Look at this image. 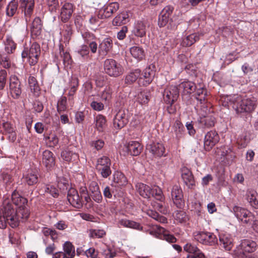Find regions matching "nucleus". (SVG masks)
<instances>
[{"label": "nucleus", "mask_w": 258, "mask_h": 258, "mask_svg": "<svg viewBox=\"0 0 258 258\" xmlns=\"http://www.w3.org/2000/svg\"><path fill=\"white\" fill-rule=\"evenodd\" d=\"M119 9V4L117 3H112L101 9L99 11V16L101 19L110 17Z\"/></svg>", "instance_id": "a211bd4d"}, {"label": "nucleus", "mask_w": 258, "mask_h": 258, "mask_svg": "<svg viewBox=\"0 0 258 258\" xmlns=\"http://www.w3.org/2000/svg\"><path fill=\"white\" fill-rule=\"evenodd\" d=\"M75 148H68L62 151L61 156L63 160L67 162L75 161L78 159L79 156L76 153Z\"/></svg>", "instance_id": "5701e85b"}, {"label": "nucleus", "mask_w": 258, "mask_h": 258, "mask_svg": "<svg viewBox=\"0 0 258 258\" xmlns=\"http://www.w3.org/2000/svg\"><path fill=\"white\" fill-rule=\"evenodd\" d=\"M18 3L17 1H12L7 6L6 9V14L9 17H12L17 11Z\"/></svg>", "instance_id": "09e8293b"}, {"label": "nucleus", "mask_w": 258, "mask_h": 258, "mask_svg": "<svg viewBox=\"0 0 258 258\" xmlns=\"http://www.w3.org/2000/svg\"><path fill=\"white\" fill-rule=\"evenodd\" d=\"M220 101L223 106H232L237 113L252 112L257 104V99L253 96L243 97L237 95L222 96Z\"/></svg>", "instance_id": "f257e3e1"}, {"label": "nucleus", "mask_w": 258, "mask_h": 258, "mask_svg": "<svg viewBox=\"0 0 258 258\" xmlns=\"http://www.w3.org/2000/svg\"><path fill=\"white\" fill-rule=\"evenodd\" d=\"M147 214L153 219L160 222V223H166L167 219L164 216L160 215L157 212L152 210L147 211Z\"/></svg>", "instance_id": "3c124183"}, {"label": "nucleus", "mask_w": 258, "mask_h": 258, "mask_svg": "<svg viewBox=\"0 0 258 258\" xmlns=\"http://www.w3.org/2000/svg\"><path fill=\"white\" fill-rule=\"evenodd\" d=\"M0 63L3 67L6 69L10 68L11 65L10 58L6 55H0Z\"/></svg>", "instance_id": "680f3d73"}, {"label": "nucleus", "mask_w": 258, "mask_h": 258, "mask_svg": "<svg viewBox=\"0 0 258 258\" xmlns=\"http://www.w3.org/2000/svg\"><path fill=\"white\" fill-rule=\"evenodd\" d=\"M199 39V36L197 34H192L187 36L183 40V44L186 46H191Z\"/></svg>", "instance_id": "603ef678"}, {"label": "nucleus", "mask_w": 258, "mask_h": 258, "mask_svg": "<svg viewBox=\"0 0 258 258\" xmlns=\"http://www.w3.org/2000/svg\"><path fill=\"white\" fill-rule=\"evenodd\" d=\"M183 128L182 123L178 120H176L173 126V133L176 140H179L183 137Z\"/></svg>", "instance_id": "4c0bfd02"}, {"label": "nucleus", "mask_w": 258, "mask_h": 258, "mask_svg": "<svg viewBox=\"0 0 258 258\" xmlns=\"http://www.w3.org/2000/svg\"><path fill=\"white\" fill-rule=\"evenodd\" d=\"M155 67L154 64H150L143 71L139 78L138 83L140 85L147 86L153 81L155 75Z\"/></svg>", "instance_id": "1a4fd4ad"}, {"label": "nucleus", "mask_w": 258, "mask_h": 258, "mask_svg": "<svg viewBox=\"0 0 258 258\" xmlns=\"http://www.w3.org/2000/svg\"><path fill=\"white\" fill-rule=\"evenodd\" d=\"M40 53L41 49L39 45L33 43L29 48H24L22 52V57L23 58H27L30 65L34 66L37 63Z\"/></svg>", "instance_id": "39448f33"}, {"label": "nucleus", "mask_w": 258, "mask_h": 258, "mask_svg": "<svg viewBox=\"0 0 258 258\" xmlns=\"http://www.w3.org/2000/svg\"><path fill=\"white\" fill-rule=\"evenodd\" d=\"M202 117H200L199 122L206 127H211L214 125L215 119L212 115H205L201 113Z\"/></svg>", "instance_id": "e433bc0d"}, {"label": "nucleus", "mask_w": 258, "mask_h": 258, "mask_svg": "<svg viewBox=\"0 0 258 258\" xmlns=\"http://www.w3.org/2000/svg\"><path fill=\"white\" fill-rule=\"evenodd\" d=\"M179 87L183 89L184 93L188 94L194 92L197 88L195 84L190 81L182 82L180 84Z\"/></svg>", "instance_id": "a18cd8bd"}, {"label": "nucleus", "mask_w": 258, "mask_h": 258, "mask_svg": "<svg viewBox=\"0 0 258 258\" xmlns=\"http://www.w3.org/2000/svg\"><path fill=\"white\" fill-rule=\"evenodd\" d=\"M148 27L146 22L139 21L135 23L133 32L136 36L142 37L146 35Z\"/></svg>", "instance_id": "412c9836"}, {"label": "nucleus", "mask_w": 258, "mask_h": 258, "mask_svg": "<svg viewBox=\"0 0 258 258\" xmlns=\"http://www.w3.org/2000/svg\"><path fill=\"white\" fill-rule=\"evenodd\" d=\"M151 196L155 198L157 200L162 201L164 199L162 191L158 186H154L151 189Z\"/></svg>", "instance_id": "864d4df0"}, {"label": "nucleus", "mask_w": 258, "mask_h": 258, "mask_svg": "<svg viewBox=\"0 0 258 258\" xmlns=\"http://www.w3.org/2000/svg\"><path fill=\"white\" fill-rule=\"evenodd\" d=\"M7 73L6 70H1L0 71V90L4 88L6 80H7Z\"/></svg>", "instance_id": "e2e57ef3"}, {"label": "nucleus", "mask_w": 258, "mask_h": 258, "mask_svg": "<svg viewBox=\"0 0 258 258\" xmlns=\"http://www.w3.org/2000/svg\"><path fill=\"white\" fill-rule=\"evenodd\" d=\"M61 33L66 42H69L72 34V27L70 25L66 24L63 26Z\"/></svg>", "instance_id": "5fc2aeb1"}, {"label": "nucleus", "mask_w": 258, "mask_h": 258, "mask_svg": "<svg viewBox=\"0 0 258 258\" xmlns=\"http://www.w3.org/2000/svg\"><path fill=\"white\" fill-rule=\"evenodd\" d=\"M59 140L56 135L51 134L47 138V144L50 147H54L58 143Z\"/></svg>", "instance_id": "4d7b16f0"}, {"label": "nucleus", "mask_w": 258, "mask_h": 258, "mask_svg": "<svg viewBox=\"0 0 258 258\" xmlns=\"http://www.w3.org/2000/svg\"><path fill=\"white\" fill-rule=\"evenodd\" d=\"M112 42L110 38L104 39L100 43L98 47V53L100 56L104 57L107 55L112 48Z\"/></svg>", "instance_id": "4be33fe9"}, {"label": "nucleus", "mask_w": 258, "mask_h": 258, "mask_svg": "<svg viewBox=\"0 0 258 258\" xmlns=\"http://www.w3.org/2000/svg\"><path fill=\"white\" fill-rule=\"evenodd\" d=\"M20 8L24 12L26 23L30 21L34 7V0H20Z\"/></svg>", "instance_id": "f8f14e48"}, {"label": "nucleus", "mask_w": 258, "mask_h": 258, "mask_svg": "<svg viewBox=\"0 0 258 258\" xmlns=\"http://www.w3.org/2000/svg\"><path fill=\"white\" fill-rule=\"evenodd\" d=\"M78 53L83 58H88L89 54V50L86 45H83L77 50Z\"/></svg>", "instance_id": "052dcab7"}, {"label": "nucleus", "mask_w": 258, "mask_h": 258, "mask_svg": "<svg viewBox=\"0 0 258 258\" xmlns=\"http://www.w3.org/2000/svg\"><path fill=\"white\" fill-rule=\"evenodd\" d=\"M44 188L45 192L49 193L53 197H56L58 195V190L54 187L49 185H45Z\"/></svg>", "instance_id": "338daca9"}, {"label": "nucleus", "mask_w": 258, "mask_h": 258, "mask_svg": "<svg viewBox=\"0 0 258 258\" xmlns=\"http://www.w3.org/2000/svg\"><path fill=\"white\" fill-rule=\"evenodd\" d=\"M47 5L50 12L55 11L58 7V0H47Z\"/></svg>", "instance_id": "69168bd1"}, {"label": "nucleus", "mask_w": 258, "mask_h": 258, "mask_svg": "<svg viewBox=\"0 0 258 258\" xmlns=\"http://www.w3.org/2000/svg\"><path fill=\"white\" fill-rule=\"evenodd\" d=\"M113 181L118 186H124L127 184V180L125 175L120 172H116L114 174Z\"/></svg>", "instance_id": "c03bdc74"}, {"label": "nucleus", "mask_w": 258, "mask_h": 258, "mask_svg": "<svg viewBox=\"0 0 258 258\" xmlns=\"http://www.w3.org/2000/svg\"><path fill=\"white\" fill-rule=\"evenodd\" d=\"M111 95L112 90L109 86H108L102 92L101 97L102 100L109 101L111 98Z\"/></svg>", "instance_id": "bf43d9fd"}, {"label": "nucleus", "mask_w": 258, "mask_h": 258, "mask_svg": "<svg viewBox=\"0 0 258 258\" xmlns=\"http://www.w3.org/2000/svg\"><path fill=\"white\" fill-rule=\"evenodd\" d=\"M111 164V160L109 157L102 156L97 159L95 167L98 173L103 178H107L112 173L110 168Z\"/></svg>", "instance_id": "423d86ee"}, {"label": "nucleus", "mask_w": 258, "mask_h": 258, "mask_svg": "<svg viewBox=\"0 0 258 258\" xmlns=\"http://www.w3.org/2000/svg\"><path fill=\"white\" fill-rule=\"evenodd\" d=\"M136 186L138 192L142 197L148 199L151 197L152 188L149 186L143 183H138Z\"/></svg>", "instance_id": "c85d7f7f"}, {"label": "nucleus", "mask_w": 258, "mask_h": 258, "mask_svg": "<svg viewBox=\"0 0 258 258\" xmlns=\"http://www.w3.org/2000/svg\"><path fill=\"white\" fill-rule=\"evenodd\" d=\"M42 29V23L39 17L35 18L32 22L31 31L33 35L38 36L40 34Z\"/></svg>", "instance_id": "a19ab883"}, {"label": "nucleus", "mask_w": 258, "mask_h": 258, "mask_svg": "<svg viewBox=\"0 0 258 258\" xmlns=\"http://www.w3.org/2000/svg\"><path fill=\"white\" fill-rule=\"evenodd\" d=\"M105 73L111 77H117L123 74L121 66L113 59H106L104 62Z\"/></svg>", "instance_id": "0eeeda50"}, {"label": "nucleus", "mask_w": 258, "mask_h": 258, "mask_svg": "<svg viewBox=\"0 0 258 258\" xmlns=\"http://www.w3.org/2000/svg\"><path fill=\"white\" fill-rule=\"evenodd\" d=\"M78 85L79 80L78 78L75 76H72L69 83V87L68 89L69 90L68 92V95L70 97L73 96L75 94Z\"/></svg>", "instance_id": "58836bf2"}, {"label": "nucleus", "mask_w": 258, "mask_h": 258, "mask_svg": "<svg viewBox=\"0 0 258 258\" xmlns=\"http://www.w3.org/2000/svg\"><path fill=\"white\" fill-rule=\"evenodd\" d=\"M232 210L235 216L245 223H248L251 220L250 217H253L249 211L240 207L235 206Z\"/></svg>", "instance_id": "dca6fc26"}, {"label": "nucleus", "mask_w": 258, "mask_h": 258, "mask_svg": "<svg viewBox=\"0 0 258 258\" xmlns=\"http://www.w3.org/2000/svg\"><path fill=\"white\" fill-rule=\"evenodd\" d=\"M129 21L128 14L126 12H122L113 19L112 25L114 26H120L127 23Z\"/></svg>", "instance_id": "473e14b6"}, {"label": "nucleus", "mask_w": 258, "mask_h": 258, "mask_svg": "<svg viewBox=\"0 0 258 258\" xmlns=\"http://www.w3.org/2000/svg\"><path fill=\"white\" fill-rule=\"evenodd\" d=\"M132 56L138 61L143 60L145 57L144 49L139 46H134L130 48Z\"/></svg>", "instance_id": "c756f323"}, {"label": "nucleus", "mask_w": 258, "mask_h": 258, "mask_svg": "<svg viewBox=\"0 0 258 258\" xmlns=\"http://www.w3.org/2000/svg\"><path fill=\"white\" fill-rule=\"evenodd\" d=\"M220 245L226 250H230L233 246L232 239L230 235L223 234L220 236Z\"/></svg>", "instance_id": "72a5a7b5"}, {"label": "nucleus", "mask_w": 258, "mask_h": 258, "mask_svg": "<svg viewBox=\"0 0 258 258\" xmlns=\"http://www.w3.org/2000/svg\"><path fill=\"white\" fill-rule=\"evenodd\" d=\"M156 228L157 232L162 234L163 239L170 243H174L176 242V238L173 235L169 234L164 228L158 226H156Z\"/></svg>", "instance_id": "37998d69"}, {"label": "nucleus", "mask_w": 258, "mask_h": 258, "mask_svg": "<svg viewBox=\"0 0 258 258\" xmlns=\"http://www.w3.org/2000/svg\"><path fill=\"white\" fill-rule=\"evenodd\" d=\"M28 83L31 92L33 96L35 97L39 96L40 89L36 79L33 76H30L28 79Z\"/></svg>", "instance_id": "2f4dec72"}, {"label": "nucleus", "mask_w": 258, "mask_h": 258, "mask_svg": "<svg viewBox=\"0 0 258 258\" xmlns=\"http://www.w3.org/2000/svg\"><path fill=\"white\" fill-rule=\"evenodd\" d=\"M86 255L88 258H98V252L94 248H90L85 252Z\"/></svg>", "instance_id": "774afa93"}, {"label": "nucleus", "mask_w": 258, "mask_h": 258, "mask_svg": "<svg viewBox=\"0 0 258 258\" xmlns=\"http://www.w3.org/2000/svg\"><path fill=\"white\" fill-rule=\"evenodd\" d=\"M128 153L132 156L139 155L142 150V147L137 141L130 142L126 147Z\"/></svg>", "instance_id": "cd10ccee"}, {"label": "nucleus", "mask_w": 258, "mask_h": 258, "mask_svg": "<svg viewBox=\"0 0 258 258\" xmlns=\"http://www.w3.org/2000/svg\"><path fill=\"white\" fill-rule=\"evenodd\" d=\"M42 163L48 168L55 165V157L53 154L50 151L46 150L42 153Z\"/></svg>", "instance_id": "b1692460"}, {"label": "nucleus", "mask_w": 258, "mask_h": 258, "mask_svg": "<svg viewBox=\"0 0 258 258\" xmlns=\"http://www.w3.org/2000/svg\"><path fill=\"white\" fill-rule=\"evenodd\" d=\"M128 122V119L125 111L119 110L113 118V127L116 130H119L123 127Z\"/></svg>", "instance_id": "4468645a"}, {"label": "nucleus", "mask_w": 258, "mask_h": 258, "mask_svg": "<svg viewBox=\"0 0 258 258\" xmlns=\"http://www.w3.org/2000/svg\"><path fill=\"white\" fill-rule=\"evenodd\" d=\"M147 149L156 157L163 156L165 151L164 145L160 143H153L148 145Z\"/></svg>", "instance_id": "6ab92c4d"}, {"label": "nucleus", "mask_w": 258, "mask_h": 258, "mask_svg": "<svg viewBox=\"0 0 258 258\" xmlns=\"http://www.w3.org/2000/svg\"><path fill=\"white\" fill-rule=\"evenodd\" d=\"M73 5L70 3H66L61 9L60 17L63 22H67L71 18L73 13Z\"/></svg>", "instance_id": "393cba45"}, {"label": "nucleus", "mask_w": 258, "mask_h": 258, "mask_svg": "<svg viewBox=\"0 0 258 258\" xmlns=\"http://www.w3.org/2000/svg\"><path fill=\"white\" fill-rule=\"evenodd\" d=\"M68 200L73 207L81 208L83 206L82 202L78 191L73 188H71L68 191Z\"/></svg>", "instance_id": "f3484780"}, {"label": "nucleus", "mask_w": 258, "mask_h": 258, "mask_svg": "<svg viewBox=\"0 0 258 258\" xmlns=\"http://www.w3.org/2000/svg\"><path fill=\"white\" fill-rule=\"evenodd\" d=\"M256 246V244L254 241L243 239L234 250V254L236 258H254L248 253L254 251Z\"/></svg>", "instance_id": "20e7f679"}, {"label": "nucleus", "mask_w": 258, "mask_h": 258, "mask_svg": "<svg viewBox=\"0 0 258 258\" xmlns=\"http://www.w3.org/2000/svg\"><path fill=\"white\" fill-rule=\"evenodd\" d=\"M15 214V209L9 201L6 200L4 203L3 215L0 214V228L5 229L7 223L12 228L18 226L22 220Z\"/></svg>", "instance_id": "f03ea898"}, {"label": "nucleus", "mask_w": 258, "mask_h": 258, "mask_svg": "<svg viewBox=\"0 0 258 258\" xmlns=\"http://www.w3.org/2000/svg\"><path fill=\"white\" fill-rule=\"evenodd\" d=\"M119 224L122 226L133 228L137 230H142V226L137 222L129 220L126 219H122L119 221Z\"/></svg>", "instance_id": "79ce46f5"}, {"label": "nucleus", "mask_w": 258, "mask_h": 258, "mask_svg": "<svg viewBox=\"0 0 258 258\" xmlns=\"http://www.w3.org/2000/svg\"><path fill=\"white\" fill-rule=\"evenodd\" d=\"M67 98L65 96H61L57 103V112L61 114L67 110Z\"/></svg>", "instance_id": "8fccbe9b"}, {"label": "nucleus", "mask_w": 258, "mask_h": 258, "mask_svg": "<svg viewBox=\"0 0 258 258\" xmlns=\"http://www.w3.org/2000/svg\"><path fill=\"white\" fill-rule=\"evenodd\" d=\"M194 237L197 241L205 245H213L217 242L215 235L208 232H195Z\"/></svg>", "instance_id": "6e6552de"}, {"label": "nucleus", "mask_w": 258, "mask_h": 258, "mask_svg": "<svg viewBox=\"0 0 258 258\" xmlns=\"http://www.w3.org/2000/svg\"><path fill=\"white\" fill-rule=\"evenodd\" d=\"M220 137L215 131H210L205 135L204 148L207 150L211 149L219 141Z\"/></svg>", "instance_id": "9b49d317"}, {"label": "nucleus", "mask_w": 258, "mask_h": 258, "mask_svg": "<svg viewBox=\"0 0 258 258\" xmlns=\"http://www.w3.org/2000/svg\"><path fill=\"white\" fill-rule=\"evenodd\" d=\"M24 181L29 185H32L38 182V175L36 171H28L23 177Z\"/></svg>", "instance_id": "f704fd0d"}, {"label": "nucleus", "mask_w": 258, "mask_h": 258, "mask_svg": "<svg viewBox=\"0 0 258 258\" xmlns=\"http://www.w3.org/2000/svg\"><path fill=\"white\" fill-rule=\"evenodd\" d=\"M181 177L184 183L189 188H192L195 185V181L191 172L187 168H182Z\"/></svg>", "instance_id": "aec40b11"}, {"label": "nucleus", "mask_w": 258, "mask_h": 258, "mask_svg": "<svg viewBox=\"0 0 258 258\" xmlns=\"http://www.w3.org/2000/svg\"><path fill=\"white\" fill-rule=\"evenodd\" d=\"M94 122L96 128L99 132H103L107 126L106 118L101 114L96 116Z\"/></svg>", "instance_id": "c9c22d12"}, {"label": "nucleus", "mask_w": 258, "mask_h": 258, "mask_svg": "<svg viewBox=\"0 0 258 258\" xmlns=\"http://www.w3.org/2000/svg\"><path fill=\"white\" fill-rule=\"evenodd\" d=\"M63 248L66 258H73L75 256V248L71 242H66Z\"/></svg>", "instance_id": "49530a36"}, {"label": "nucleus", "mask_w": 258, "mask_h": 258, "mask_svg": "<svg viewBox=\"0 0 258 258\" xmlns=\"http://www.w3.org/2000/svg\"><path fill=\"white\" fill-rule=\"evenodd\" d=\"M141 75V71L139 69H135L130 72L125 76V83L127 84H132L135 82Z\"/></svg>", "instance_id": "7c9ffc66"}, {"label": "nucleus", "mask_w": 258, "mask_h": 258, "mask_svg": "<svg viewBox=\"0 0 258 258\" xmlns=\"http://www.w3.org/2000/svg\"><path fill=\"white\" fill-rule=\"evenodd\" d=\"M171 196L174 204L178 208H181L184 205L181 188L178 185L173 186L171 190Z\"/></svg>", "instance_id": "2eb2a0df"}, {"label": "nucleus", "mask_w": 258, "mask_h": 258, "mask_svg": "<svg viewBox=\"0 0 258 258\" xmlns=\"http://www.w3.org/2000/svg\"><path fill=\"white\" fill-rule=\"evenodd\" d=\"M106 234L103 230H91L90 231V237L92 238H101Z\"/></svg>", "instance_id": "0e129e2a"}, {"label": "nucleus", "mask_w": 258, "mask_h": 258, "mask_svg": "<svg viewBox=\"0 0 258 258\" xmlns=\"http://www.w3.org/2000/svg\"><path fill=\"white\" fill-rule=\"evenodd\" d=\"M175 219L179 223H184L188 219V217L185 212L183 211H177L175 214Z\"/></svg>", "instance_id": "6e6d98bb"}, {"label": "nucleus", "mask_w": 258, "mask_h": 258, "mask_svg": "<svg viewBox=\"0 0 258 258\" xmlns=\"http://www.w3.org/2000/svg\"><path fill=\"white\" fill-rule=\"evenodd\" d=\"M150 92L148 89H141L136 96V100L140 104H146L150 99Z\"/></svg>", "instance_id": "a878e982"}, {"label": "nucleus", "mask_w": 258, "mask_h": 258, "mask_svg": "<svg viewBox=\"0 0 258 258\" xmlns=\"http://www.w3.org/2000/svg\"><path fill=\"white\" fill-rule=\"evenodd\" d=\"M3 127L6 134L8 135L9 141L12 142L15 141L17 138V134L13 125L10 122L6 121L3 123Z\"/></svg>", "instance_id": "bb28decb"}, {"label": "nucleus", "mask_w": 258, "mask_h": 258, "mask_svg": "<svg viewBox=\"0 0 258 258\" xmlns=\"http://www.w3.org/2000/svg\"><path fill=\"white\" fill-rule=\"evenodd\" d=\"M246 199L250 205L258 208V195L254 190H248L246 193Z\"/></svg>", "instance_id": "ea45409f"}, {"label": "nucleus", "mask_w": 258, "mask_h": 258, "mask_svg": "<svg viewBox=\"0 0 258 258\" xmlns=\"http://www.w3.org/2000/svg\"><path fill=\"white\" fill-rule=\"evenodd\" d=\"M12 201L14 204L18 206V209L15 210L14 214L19 217L22 222L26 220L29 216V212L26 207L27 200L15 191L12 194Z\"/></svg>", "instance_id": "7ed1b4c3"}, {"label": "nucleus", "mask_w": 258, "mask_h": 258, "mask_svg": "<svg viewBox=\"0 0 258 258\" xmlns=\"http://www.w3.org/2000/svg\"><path fill=\"white\" fill-rule=\"evenodd\" d=\"M10 91L12 97L18 98L22 93L20 82L17 76L13 75L10 78Z\"/></svg>", "instance_id": "ddd939ff"}, {"label": "nucleus", "mask_w": 258, "mask_h": 258, "mask_svg": "<svg viewBox=\"0 0 258 258\" xmlns=\"http://www.w3.org/2000/svg\"><path fill=\"white\" fill-rule=\"evenodd\" d=\"M16 48V44L13 41L11 36H7L5 42V50L9 53H12L15 50Z\"/></svg>", "instance_id": "de8ad7c7"}, {"label": "nucleus", "mask_w": 258, "mask_h": 258, "mask_svg": "<svg viewBox=\"0 0 258 258\" xmlns=\"http://www.w3.org/2000/svg\"><path fill=\"white\" fill-rule=\"evenodd\" d=\"M179 96V91L176 86L167 87L163 93L164 100L166 103L173 104Z\"/></svg>", "instance_id": "9d476101"}, {"label": "nucleus", "mask_w": 258, "mask_h": 258, "mask_svg": "<svg viewBox=\"0 0 258 258\" xmlns=\"http://www.w3.org/2000/svg\"><path fill=\"white\" fill-rule=\"evenodd\" d=\"M207 91L204 89V87H201L197 90L196 92V98L198 100L200 101L202 104V101H205Z\"/></svg>", "instance_id": "13d9d810"}]
</instances>
